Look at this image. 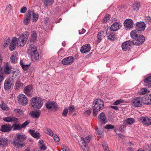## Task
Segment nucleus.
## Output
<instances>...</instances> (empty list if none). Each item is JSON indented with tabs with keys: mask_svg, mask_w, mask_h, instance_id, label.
I'll return each mask as SVG.
<instances>
[{
	"mask_svg": "<svg viewBox=\"0 0 151 151\" xmlns=\"http://www.w3.org/2000/svg\"><path fill=\"white\" fill-rule=\"evenodd\" d=\"M130 35L131 37L133 39L132 41L134 45H140L145 41L144 37L142 35L137 34L136 30H132Z\"/></svg>",
	"mask_w": 151,
	"mask_h": 151,
	"instance_id": "f257e3e1",
	"label": "nucleus"
},
{
	"mask_svg": "<svg viewBox=\"0 0 151 151\" xmlns=\"http://www.w3.org/2000/svg\"><path fill=\"white\" fill-rule=\"evenodd\" d=\"M104 106V102L101 100L96 99L93 103V112L94 116L97 115L98 112L102 109Z\"/></svg>",
	"mask_w": 151,
	"mask_h": 151,
	"instance_id": "f03ea898",
	"label": "nucleus"
},
{
	"mask_svg": "<svg viewBox=\"0 0 151 151\" xmlns=\"http://www.w3.org/2000/svg\"><path fill=\"white\" fill-rule=\"evenodd\" d=\"M30 106L34 108L40 109L43 105L42 98L37 96L32 98L30 101Z\"/></svg>",
	"mask_w": 151,
	"mask_h": 151,
	"instance_id": "7ed1b4c3",
	"label": "nucleus"
},
{
	"mask_svg": "<svg viewBox=\"0 0 151 151\" xmlns=\"http://www.w3.org/2000/svg\"><path fill=\"white\" fill-rule=\"evenodd\" d=\"M29 52L31 54V58L33 61L38 60L39 58V54L37 50L36 46L33 44L29 45Z\"/></svg>",
	"mask_w": 151,
	"mask_h": 151,
	"instance_id": "20e7f679",
	"label": "nucleus"
},
{
	"mask_svg": "<svg viewBox=\"0 0 151 151\" xmlns=\"http://www.w3.org/2000/svg\"><path fill=\"white\" fill-rule=\"evenodd\" d=\"M92 136L88 135L84 138L83 137L81 138V140L79 141V143L84 151H86L88 149L87 143H89L91 139Z\"/></svg>",
	"mask_w": 151,
	"mask_h": 151,
	"instance_id": "39448f33",
	"label": "nucleus"
},
{
	"mask_svg": "<svg viewBox=\"0 0 151 151\" xmlns=\"http://www.w3.org/2000/svg\"><path fill=\"white\" fill-rule=\"evenodd\" d=\"M0 69L1 72V75H2L3 78H4V74H9L11 72L12 66L10 63L7 62L4 64V69L0 68Z\"/></svg>",
	"mask_w": 151,
	"mask_h": 151,
	"instance_id": "423d86ee",
	"label": "nucleus"
},
{
	"mask_svg": "<svg viewBox=\"0 0 151 151\" xmlns=\"http://www.w3.org/2000/svg\"><path fill=\"white\" fill-rule=\"evenodd\" d=\"M142 97L139 96L134 98L132 102L133 106L134 107H139L142 106L143 104Z\"/></svg>",
	"mask_w": 151,
	"mask_h": 151,
	"instance_id": "0eeeda50",
	"label": "nucleus"
},
{
	"mask_svg": "<svg viewBox=\"0 0 151 151\" xmlns=\"http://www.w3.org/2000/svg\"><path fill=\"white\" fill-rule=\"evenodd\" d=\"M28 37V33L26 32L19 36V47H23L25 44Z\"/></svg>",
	"mask_w": 151,
	"mask_h": 151,
	"instance_id": "6e6552de",
	"label": "nucleus"
},
{
	"mask_svg": "<svg viewBox=\"0 0 151 151\" xmlns=\"http://www.w3.org/2000/svg\"><path fill=\"white\" fill-rule=\"evenodd\" d=\"M134 23L131 19H126L124 22V27L127 30H130L132 28Z\"/></svg>",
	"mask_w": 151,
	"mask_h": 151,
	"instance_id": "1a4fd4ad",
	"label": "nucleus"
},
{
	"mask_svg": "<svg viewBox=\"0 0 151 151\" xmlns=\"http://www.w3.org/2000/svg\"><path fill=\"white\" fill-rule=\"evenodd\" d=\"M133 45L132 41L128 40L122 43L121 47L122 50L124 51L129 50L130 47Z\"/></svg>",
	"mask_w": 151,
	"mask_h": 151,
	"instance_id": "9d476101",
	"label": "nucleus"
},
{
	"mask_svg": "<svg viewBox=\"0 0 151 151\" xmlns=\"http://www.w3.org/2000/svg\"><path fill=\"white\" fill-rule=\"evenodd\" d=\"M146 26L145 23L143 22H139L137 23L136 24V29L133 30H136V33H138L139 31H144L145 28Z\"/></svg>",
	"mask_w": 151,
	"mask_h": 151,
	"instance_id": "9b49d317",
	"label": "nucleus"
},
{
	"mask_svg": "<svg viewBox=\"0 0 151 151\" xmlns=\"http://www.w3.org/2000/svg\"><path fill=\"white\" fill-rule=\"evenodd\" d=\"M57 106V104L54 101L48 102L46 104V106L47 109H51L52 110L54 111L58 110V108Z\"/></svg>",
	"mask_w": 151,
	"mask_h": 151,
	"instance_id": "f8f14e48",
	"label": "nucleus"
},
{
	"mask_svg": "<svg viewBox=\"0 0 151 151\" xmlns=\"http://www.w3.org/2000/svg\"><path fill=\"white\" fill-rule=\"evenodd\" d=\"M139 121L145 126H150L151 125V119L149 117L142 116L139 119Z\"/></svg>",
	"mask_w": 151,
	"mask_h": 151,
	"instance_id": "ddd939ff",
	"label": "nucleus"
},
{
	"mask_svg": "<svg viewBox=\"0 0 151 151\" xmlns=\"http://www.w3.org/2000/svg\"><path fill=\"white\" fill-rule=\"evenodd\" d=\"M74 58L72 56H69L63 59L62 60V63L64 65H68L72 63Z\"/></svg>",
	"mask_w": 151,
	"mask_h": 151,
	"instance_id": "4468645a",
	"label": "nucleus"
},
{
	"mask_svg": "<svg viewBox=\"0 0 151 151\" xmlns=\"http://www.w3.org/2000/svg\"><path fill=\"white\" fill-rule=\"evenodd\" d=\"M13 85L10 79L8 78L5 81L4 87L5 89L8 90L12 87Z\"/></svg>",
	"mask_w": 151,
	"mask_h": 151,
	"instance_id": "2eb2a0df",
	"label": "nucleus"
},
{
	"mask_svg": "<svg viewBox=\"0 0 151 151\" xmlns=\"http://www.w3.org/2000/svg\"><path fill=\"white\" fill-rule=\"evenodd\" d=\"M19 102L23 106H25L28 103V100L26 96L23 94H19Z\"/></svg>",
	"mask_w": 151,
	"mask_h": 151,
	"instance_id": "dca6fc26",
	"label": "nucleus"
},
{
	"mask_svg": "<svg viewBox=\"0 0 151 151\" xmlns=\"http://www.w3.org/2000/svg\"><path fill=\"white\" fill-rule=\"evenodd\" d=\"M17 42V38L14 37L12 38V40L9 46V50L12 51L14 50L16 47Z\"/></svg>",
	"mask_w": 151,
	"mask_h": 151,
	"instance_id": "f3484780",
	"label": "nucleus"
},
{
	"mask_svg": "<svg viewBox=\"0 0 151 151\" xmlns=\"http://www.w3.org/2000/svg\"><path fill=\"white\" fill-rule=\"evenodd\" d=\"M9 141L7 138L0 137V146L2 147H6L8 146Z\"/></svg>",
	"mask_w": 151,
	"mask_h": 151,
	"instance_id": "a211bd4d",
	"label": "nucleus"
},
{
	"mask_svg": "<svg viewBox=\"0 0 151 151\" xmlns=\"http://www.w3.org/2000/svg\"><path fill=\"white\" fill-rule=\"evenodd\" d=\"M91 49L90 45L89 44H86L83 46L80 49L81 53H85L88 52Z\"/></svg>",
	"mask_w": 151,
	"mask_h": 151,
	"instance_id": "6ab92c4d",
	"label": "nucleus"
},
{
	"mask_svg": "<svg viewBox=\"0 0 151 151\" xmlns=\"http://www.w3.org/2000/svg\"><path fill=\"white\" fill-rule=\"evenodd\" d=\"M3 120L7 122L17 123L18 122V119L13 116H9L3 118Z\"/></svg>",
	"mask_w": 151,
	"mask_h": 151,
	"instance_id": "aec40b11",
	"label": "nucleus"
},
{
	"mask_svg": "<svg viewBox=\"0 0 151 151\" xmlns=\"http://www.w3.org/2000/svg\"><path fill=\"white\" fill-rule=\"evenodd\" d=\"M99 119L102 124H104L107 123V120L105 115L104 112H102L99 114Z\"/></svg>",
	"mask_w": 151,
	"mask_h": 151,
	"instance_id": "412c9836",
	"label": "nucleus"
},
{
	"mask_svg": "<svg viewBox=\"0 0 151 151\" xmlns=\"http://www.w3.org/2000/svg\"><path fill=\"white\" fill-rule=\"evenodd\" d=\"M120 23L115 22L111 26L110 29L112 31H115L118 30L121 27Z\"/></svg>",
	"mask_w": 151,
	"mask_h": 151,
	"instance_id": "4be33fe9",
	"label": "nucleus"
},
{
	"mask_svg": "<svg viewBox=\"0 0 151 151\" xmlns=\"http://www.w3.org/2000/svg\"><path fill=\"white\" fill-rule=\"evenodd\" d=\"M27 139L26 136L24 134H19V148H22L25 146V144L23 142Z\"/></svg>",
	"mask_w": 151,
	"mask_h": 151,
	"instance_id": "5701e85b",
	"label": "nucleus"
},
{
	"mask_svg": "<svg viewBox=\"0 0 151 151\" xmlns=\"http://www.w3.org/2000/svg\"><path fill=\"white\" fill-rule=\"evenodd\" d=\"M12 129L11 126L9 124H6L1 126L0 130L3 132H7Z\"/></svg>",
	"mask_w": 151,
	"mask_h": 151,
	"instance_id": "b1692460",
	"label": "nucleus"
},
{
	"mask_svg": "<svg viewBox=\"0 0 151 151\" xmlns=\"http://www.w3.org/2000/svg\"><path fill=\"white\" fill-rule=\"evenodd\" d=\"M24 91L25 93L27 95H31L32 91V86L29 85L25 87L24 89Z\"/></svg>",
	"mask_w": 151,
	"mask_h": 151,
	"instance_id": "393cba45",
	"label": "nucleus"
},
{
	"mask_svg": "<svg viewBox=\"0 0 151 151\" xmlns=\"http://www.w3.org/2000/svg\"><path fill=\"white\" fill-rule=\"evenodd\" d=\"M104 37L103 32L101 31L98 32L97 35V38L95 40V43L98 44L101 41Z\"/></svg>",
	"mask_w": 151,
	"mask_h": 151,
	"instance_id": "a878e982",
	"label": "nucleus"
},
{
	"mask_svg": "<svg viewBox=\"0 0 151 151\" xmlns=\"http://www.w3.org/2000/svg\"><path fill=\"white\" fill-rule=\"evenodd\" d=\"M31 11L29 12L27 14L26 18L24 19V23L25 25H27L29 23L31 17Z\"/></svg>",
	"mask_w": 151,
	"mask_h": 151,
	"instance_id": "bb28decb",
	"label": "nucleus"
},
{
	"mask_svg": "<svg viewBox=\"0 0 151 151\" xmlns=\"http://www.w3.org/2000/svg\"><path fill=\"white\" fill-rule=\"evenodd\" d=\"M30 134L34 138L38 139L40 138V134L37 132H35L34 131L30 129L29 130Z\"/></svg>",
	"mask_w": 151,
	"mask_h": 151,
	"instance_id": "cd10ccee",
	"label": "nucleus"
},
{
	"mask_svg": "<svg viewBox=\"0 0 151 151\" xmlns=\"http://www.w3.org/2000/svg\"><path fill=\"white\" fill-rule=\"evenodd\" d=\"M13 144L17 148H19V134H17L13 141Z\"/></svg>",
	"mask_w": 151,
	"mask_h": 151,
	"instance_id": "c85d7f7f",
	"label": "nucleus"
},
{
	"mask_svg": "<svg viewBox=\"0 0 151 151\" xmlns=\"http://www.w3.org/2000/svg\"><path fill=\"white\" fill-rule=\"evenodd\" d=\"M144 81L145 83H146L147 85H146L147 86V84H148V86H151V74L146 77Z\"/></svg>",
	"mask_w": 151,
	"mask_h": 151,
	"instance_id": "c756f323",
	"label": "nucleus"
},
{
	"mask_svg": "<svg viewBox=\"0 0 151 151\" xmlns=\"http://www.w3.org/2000/svg\"><path fill=\"white\" fill-rule=\"evenodd\" d=\"M17 53H14L11 56L10 58L11 61L12 63H14L18 61V55H17Z\"/></svg>",
	"mask_w": 151,
	"mask_h": 151,
	"instance_id": "7c9ffc66",
	"label": "nucleus"
},
{
	"mask_svg": "<svg viewBox=\"0 0 151 151\" xmlns=\"http://www.w3.org/2000/svg\"><path fill=\"white\" fill-rule=\"evenodd\" d=\"M0 107L1 109L4 111H7L9 109V107L3 101H1L0 104Z\"/></svg>",
	"mask_w": 151,
	"mask_h": 151,
	"instance_id": "2f4dec72",
	"label": "nucleus"
},
{
	"mask_svg": "<svg viewBox=\"0 0 151 151\" xmlns=\"http://www.w3.org/2000/svg\"><path fill=\"white\" fill-rule=\"evenodd\" d=\"M149 97L148 96V95L142 97L143 104H144L145 105L151 104V102H149Z\"/></svg>",
	"mask_w": 151,
	"mask_h": 151,
	"instance_id": "473e14b6",
	"label": "nucleus"
},
{
	"mask_svg": "<svg viewBox=\"0 0 151 151\" xmlns=\"http://www.w3.org/2000/svg\"><path fill=\"white\" fill-rule=\"evenodd\" d=\"M40 115V112L38 111H32L31 114V116L33 118H38Z\"/></svg>",
	"mask_w": 151,
	"mask_h": 151,
	"instance_id": "72a5a7b5",
	"label": "nucleus"
},
{
	"mask_svg": "<svg viewBox=\"0 0 151 151\" xmlns=\"http://www.w3.org/2000/svg\"><path fill=\"white\" fill-rule=\"evenodd\" d=\"M134 119L133 118H127L124 122V124H131L134 122Z\"/></svg>",
	"mask_w": 151,
	"mask_h": 151,
	"instance_id": "f704fd0d",
	"label": "nucleus"
},
{
	"mask_svg": "<svg viewBox=\"0 0 151 151\" xmlns=\"http://www.w3.org/2000/svg\"><path fill=\"white\" fill-rule=\"evenodd\" d=\"M124 103H125V101L124 100L122 99H120L115 101L113 103V104L115 106H117L120 104Z\"/></svg>",
	"mask_w": 151,
	"mask_h": 151,
	"instance_id": "c9c22d12",
	"label": "nucleus"
},
{
	"mask_svg": "<svg viewBox=\"0 0 151 151\" xmlns=\"http://www.w3.org/2000/svg\"><path fill=\"white\" fill-rule=\"evenodd\" d=\"M32 22H35L37 21L38 18L39 16L37 14H36L33 12L32 14Z\"/></svg>",
	"mask_w": 151,
	"mask_h": 151,
	"instance_id": "e433bc0d",
	"label": "nucleus"
},
{
	"mask_svg": "<svg viewBox=\"0 0 151 151\" xmlns=\"http://www.w3.org/2000/svg\"><path fill=\"white\" fill-rule=\"evenodd\" d=\"M45 132L51 136H52L54 134L53 132L49 128H45Z\"/></svg>",
	"mask_w": 151,
	"mask_h": 151,
	"instance_id": "4c0bfd02",
	"label": "nucleus"
},
{
	"mask_svg": "<svg viewBox=\"0 0 151 151\" xmlns=\"http://www.w3.org/2000/svg\"><path fill=\"white\" fill-rule=\"evenodd\" d=\"M37 39V34L35 31L32 32V34L31 38V41L32 42H34Z\"/></svg>",
	"mask_w": 151,
	"mask_h": 151,
	"instance_id": "58836bf2",
	"label": "nucleus"
},
{
	"mask_svg": "<svg viewBox=\"0 0 151 151\" xmlns=\"http://www.w3.org/2000/svg\"><path fill=\"white\" fill-rule=\"evenodd\" d=\"M102 145L104 151H109L108 145L106 142H102Z\"/></svg>",
	"mask_w": 151,
	"mask_h": 151,
	"instance_id": "ea45409f",
	"label": "nucleus"
},
{
	"mask_svg": "<svg viewBox=\"0 0 151 151\" xmlns=\"http://www.w3.org/2000/svg\"><path fill=\"white\" fill-rule=\"evenodd\" d=\"M143 148L145 151H151V145L146 144L143 147Z\"/></svg>",
	"mask_w": 151,
	"mask_h": 151,
	"instance_id": "a19ab883",
	"label": "nucleus"
},
{
	"mask_svg": "<svg viewBox=\"0 0 151 151\" xmlns=\"http://www.w3.org/2000/svg\"><path fill=\"white\" fill-rule=\"evenodd\" d=\"M110 16L108 14H106L104 18L102 20V22L106 23L110 19Z\"/></svg>",
	"mask_w": 151,
	"mask_h": 151,
	"instance_id": "79ce46f5",
	"label": "nucleus"
},
{
	"mask_svg": "<svg viewBox=\"0 0 151 151\" xmlns=\"http://www.w3.org/2000/svg\"><path fill=\"white\" fill-rule=\"evenodd\" d=\"M30 123V122L29 121H26L22 124L20 125L19 124V129L22 128H25L27 125Z\"/></svg>",
	"mask_w": 151,
	"mask_h": 151,
	"instance_id": "37998d69",
	"label": "nucleus"
},
{
	"mask_svg": "<svg viewBox=\"0 0 151 151\" xmlns=\"http://www.w3.org/2000/svg\"><path fill=\"white\" fill-rule=\"evenodd\" d=\"M68 112L69 113H71L74 112L75 110V107L73 105H71L68 107Z\"/></svg>",
	"mask_w": 151,
	"mask_h": 151,
	"instance_id": "c03bdc74",
	"label": "nucleus"
},
{
	"mask_svg": "<svg viewBox=\"0 0 151 151\" xmlns=\"http://www.w3.org/2000/svg\"><path fill=\"white\" fill-rule=\"evenodd\" d=\"M133 9L134 11H137L139 9L140 5L138 3L135 2L133 5Z\"/></svg>",
	"mask_w": 151,
	"mask_h": 151,
	"instance_id": "a18cd8bd",
	"label": "nucleus"
},
{
	"mask_svg": "<svg viewBox=\"0 0 151 151\" xmlns=\"http://www.w3.org/2000/svg\"><path fill=\"white\" fill-rule=\"evenodd\" d=\"M54 1V0H45L44 1L45 6H47L52 4Z\"/></svg>",
	"mask_w": 151,
	"mask_h": 151,
	"instance_id": "49530a36",
	"label": "nucleus"
},
{
	"mask_svg": "<svg viewBox=\"0 0 151 151\" xmlns=\"http://www.w3.org/2000/svg\"><path fill=\"white\" fill-rule=\"evenodd\" d=\"M107 37L109 40H114L115 39V35L113 33H110L109 35L107 36Z\"/></svg>",
	"mask_w": 151,
	"mask_h": 151,
	"instance_id": "de8ad7c7",
	"label": "nucleus"
},
{
	"mask_svg": "<svg viewBox=\"0 0 151 151\" xmlns=\"http://www.w3.org/2000/svg\"><path fill=\"white\" fill-rule=\"evenodd\" d=\"M95 132L96 134L99 137H101L102 134V132L100 129L97 128L95 129Z\"/></svg>",
	"mask_w": 151,
	"mask_h": 151,
	"instance_id": "09e8293b",
	"label": "nucleus"
},
{
	"mask_svg": "<svg viewBox=\"0 0 151 151\" xmlns=\"http://www.w3.org/2000/svg\"><path fill=\"white\" fill-rule=\"evenodd\" d=\"M12 7L10 4H9L7 6L6 9V13L7 14H8L11 12Z\"/></svg>",
	"mask_w": 151,
	"mask_h": 151,
	"instance_id": "8fccbe9b",
	"label": "nucleus"
},
{
	"mask_svg": "<svg viewBox=\"0 0 151 151\" xmlns=\"http://www.w3.org/2000/svg\"><path fill=\"white\" fill-rule=\"evenodd\" d=\"M68 109L67 108H65L62 113V116H63L66 117L67 116L68 112Z\"/></svg>",
	"mask_w": 151,
	"mask_h": 151,
	"instance_id": "3c124183",
	"label": "nucleus"
},
{
	"mask_svg": "<svg viewBox=\"0 0 151 151\" xmlns=\"http://www.w3.org/2000/svg\"><path fill=\"white\" fill-rule=\"evenodd\" d=\"M148 91L147 89L146 88H142L141 90V92L140 93V95H142L145 94L147 93Z\"/></svg>",
	"mask_w": 151,
	"mask_h": 151,
	"instance_id": "603ef678",
	"label": "nucleus"
},
{
	"mask_svg": "<svg viewBox=\"0 0 151 151\" xmlns=\"http://www.w3.org/2000/svg\"><path fill=\"white\" fill-rule=\"evenodd\" d=\"M30 65V64H29L27 65H22L21 66L24 70H26L29 68Z\"/></svg>",
	"mask_w": 151,
	"mask_h": 151,
	"instance_id": "864d4df0",
	"label": "nucleus"
},
{
	"mask_svg": "<svg viewBox=\"0 0 151 151\" xmlns=\"http://www.w3.org/2000/svg\"><path fill=\"white\" fill-rule=\"evenodd\" d=\"M114 125L111 124H107L105 126V128L107 129H113L114 128Z\"/></svg>",
	"mask_w": 151,
	"mask_h": 151,
	"instance_id": "5fc2aeb1",
	"label": "nucleus"
},
{
	"mask_svg": "<svg viewBox=\"0 0 151 151\" xmlns=\"http://www.w3.org/2000/svg\"><path fill=\"white\" fill-rule=\"evenodd\" d=\"M62 149L63 151H70L68 148L64 145L62 146Z\"/></svg>",
	"mask_w": 151,
	"mask_h": 151,
	"instance_id": "6e6d98bb",
	"label": "nucleus"
},
{
	"mask_svg": "<svg viewBox=\"0 0 151 151\" xmlns=\"http://www.w3.org/2000/svg\"><path fill=\"white\" fill-rule=\"evenodd\" d=\"M125 127L123 125H121L119 127V129L120 131L122 132H123L124 131Z\"/></svg>",
	"mask_w": 151,
	"mask_h": 151,
	"instance_id": "4d7b16f0",
	"label": "nucleus"
},
{
	"mask_svg": "<svg viewBox=\"0 0 151 151\" xmlns=\"http://www.w3.org/2000/svg\"><path fill=\"white\" fill-rule=\"evenodd\" d=\"M27 10V8L26 7L23 6L20 10V12L22 13H24Z\"/></svg>",
	"mask_w": 151,
	"mask_h": 151,
	"instance_id": "13d9d810",
	"label": "nucleus"
},
{
	"mask_svg": "<svg viewBox=\"0 0 151 151\" xmlns=\"http://www.w3.org/2000/svg\"><path fill=\"white\" fill-rule=\"evenodd\" d=\"M15 88L16 90L19 89V81L18 80L15 83Z\"/></svg>",
	"mask_w": 151,
	"mask_h": 151,
	"instance_id": "bf43d9fd",
	"label": "nucleus"
},
{
	"mask_svg": "<svg viewBox=\"0 0 151 151\" xmlns=\"http://www.w3.org/2000/svg\"><path fill=\"white\" fill-rule=\"evenodd\" d=\"M53 138H54V140L56 142H58L60 140V139H59V137L56 135H55L53 137Z\"/></svg>",
	"mask_w": 151,
	"mask_h": 151,
	"instance_id": "052dcab7",
	"label": "nucleus"
},
{
	"mask_svg": "<svg viewBox=\"0 0 151 151\" xmlns=\"http://www.w3.org/2000/svg\"><path fill=\"white\" fill-rule=\"evenodd\" d=\"M26 61L25 60H23L20 61V65H27L26 63Z\"/></svg>",
	"mask_w": 151,
	"mask_h": 151,
	"instance_id": "680f3d73",
	"label": "nucleus"
},
{
	"mask_svg": "<svg viewBox=\"0 0 151 151\" xmlns=\"http://www.w3.org/2000/svg\"><path fill=\"white\" fill-rule=\"evenodd\" d=\"M40 149L45 150L47 148V147H46V146L44 145H42V146H41L40 147Z\"/></svg>",
	"mask_w": 151,
	"mask_h": 151,
	"instance_id": "e2e57ef3",
	"label": "nucleus"
},
{
	"mask_svg": "<svg viewBox=\"0 0 151 151\" xmlns=\"http://www.w3.org/2000/svg\"><path fill=\"white\" fill-rule=\"evenodd\" d=\"M91 113V111L89 110H87L84 112V114L86 115H90Z\"/></svg>",
	"mask_w": 151,
	"mask_h": 151,
	"instance_id": "0e129e2a",
	"label": "nucleus"
},
{
	"mask_svg": "<svg viewBox=\"0 0 151 151\" xmlns=\"http://www.w3.org/2000/svg\"><path fill=\"white\" fill-rule=\"evenodd\" d=\"M15 129H19V124H15L13 125Z\"/></svg>",
	"mask_w": 151,
	"mask_h": 151,
	"instance_id": "69168bd1",
	"label": "nucleus"
},
{
	"mask_svg": "<svg viewBox=\"0 0 151 151\" xmlns=\"http://www.w3.org/2000/svg\"><path fill=\"white\" fill-rule=\"evenodd\" d=\"M145 20L147 22L151 21V17L149 16L147 17H145Z\"/></svg>",
	"mask_w": 151,
	"mask_h": 151,
	"instance_id": "338daca9",
	"label": "nucleus"
},
{
	"mask_svg": "<svg viewBox=\"0 0 151 151\" xmlns=\"http://www.w3.org/2000/svg\"><path fill=\"white\" fill-rule=\"evenodd\" d=\"M110 107L114 110H118L119 108L118 107L115 106H111Z\"/></svg>",
	"mask_w": 151,
	"mask_h": 151,
	"instance_id": "774afa93",
	"label": "nucleus"
}]
</instances>
